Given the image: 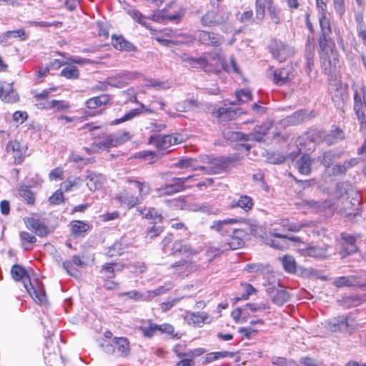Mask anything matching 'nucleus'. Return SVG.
Segmentation results:
<instances>
[{"label":"nucleus","mask_w":366,"mask_h":366,"mask_svg":"<svg viewBox=\"0 0 366 366\" xmlns=\"http://www.w3.org/2000/svg\"><path fill=\"white\" fill-rule=\"evenodd\" d=\"M130 139L128 133L124 132L116 134H110L104 139L93 144L92 147L94 152H99L100 150L108 149L121 145Z\"/></svg>","instance_id":"nucleus-5"},{"label":"nucleus","mask_w":366,"mask_h":366,"mask_svg":"<svg viewBox=\"0 0 366 366\" xmlns=\"http://www.w3.org/2000/svg\"><path fill=\"white\" fill-rule=\"evenodd\" d=\"M298 252L303 257L324 259L327 256L328 246H305L298 248Z\"/></svg>","instance_id":"nucleus-12"},{"label":"nucleus","mask_w":366,"mask_h":366,"mask_svg":"<svg viewBox=\"0 0 366 366\" xmlns=\"http://www.w3.org/2000/svg\"><path fill=\"white\" fill-rule=\"evenodd\" d=\"M267 11L272 21L274 24H279L281 20L280 11L277 7L274 5L272 0H269V4L268 6Z\"/></svg>","instance_id":"nucleus-47"},{"label":"nucleus","mask_w":366,"mask_h":366,"mask_svg":"<svg viewBox=\"0 0 366 366\" xmlns=\"http://www.w3.org/2000/svg\"><path fill=\"white\" fill-rule=\"evenodd\" d=\"M351 320H349L347 317H338L330 320L327 327L329 330L336 332L346 331L350 326Z\"/></svg>","instance_id":"nucleus-19"},{"label":"nucleus","mask_w":366,"mask_h":366,"mask_svg":"<svg viewBox=\"0 0 366 366\" xmlns=\"http://www.w3.org/2000/svg\"><path fill=\"white\" fill-rule=\"evenodd\" d=\"M19 195L23 197L29 204L34 202V197L33 192L30 190L29 187L22 185L19 189Z\"/></svg>","instance_id":"nucleus-49"},{"label":"nucleus","mask_w":366,"mask_h":366,"mask_svg":"<svg viewBox=\"0 0 366 366\" xmlns=\"http://www.w3.org/2000/svg\"><path fill=\"white\" fill-rule=\"evenodd\" d=\"M177 142V138L172 135H152L149 138V143L160 150L167 149Z\"/></svg>","instance_id":"nucleus-13"},{"label":"nucleus","mask_w":366,"mask_h":366,"mask_svg":"<svg viewBox=\"0 0 366 366\" xmlns=\"http://www.w3.org/2000/svg\"><path fill=\"white\" fill-rule=\"evenodd\" d=\"M320 46L322 50L320 54L322 68L325 74L330 76L329 91L334 102L339 103L340 102H344L346 97V88L340 81L334 80V75L340 67L338 53L333 49L332 43L328 42L325 37L320 41Z\"/></svg>","instance_id":"nucleus-1"},{"label":"nucleus","mask_w":366,"mask_h":366,"mask_svg":"<svg viewBox=\"0 0 366 366\" xmlns=\"http://www.w3.org/2000/svg\"><path fill=\"white\" fill-rule=\"evenodd\" d=\"M333 7L335 12L342 16L345 13V0H332Z\"/></svg>","instance_id":"nucleus-58"},{"label":"nucleus","mask_w":366,"mask_h":366,"mask_svg":"<svg viewBox=\"0 0 366 366\" xmlns=\"http://www.w3.org/2000/svg\"><path fill=\"white\" fill-rule=\"evenodd\" d=\"M49 179L51 180L63 179L64 171L61 168L56 167L51 171L49 173Z\"/></svg>","instance_id":"nucleus-63"},{"label":"nucleus","mask_w":366,"mask_h":366,"mask_svg":"<svg viewBox=\"0 0 366 366\" xmlns=\"http://www.w3.org/2000/svg\"><path fill=\"white\" fill-rule=\"evenodd\" d=\"M269 0H256V18L262 21L264 17V9H268Z\"/></svg>","instance_id":"nucleus-43"},{"label":"nucleus","mask_w":366,"mask_h":366,"mask_svg":"<svg viewBox=\"0 0 366 366\" xmlns=\"http://www.w3.org/2000/svg\"><path fill=\"white\" fill-rule=\"evenodd\" d=\"M79 70L76 66L69 65L66 66L61 71V75L66 79H77L79 77Z\"/></svg>","instance_id":"nucleus-44"},{"label":"nucleus","mask_w":366,"mask_h":366,"mask_svg":"<svg viewBox=\"0 0 366 366\" xmlns=\"http://www.w3.org/2000/svg\"><path fill=\"white\" fill-rule=\"evenodd\" d=\"M81 184L82 180L80 177H69L61 183V187L65 192H69L74 189L79 188Z\"/></svg>","instance_id":"nucleus-34"},{"label":"nucleus","mask_w":366,"mask_h":366,"mask_svg":"<svg viewBox=\"0 0 366 366\" xmlns=\"http://www.w3.org/2000/svg\"><path fill=\"white\" fill-rule=\"evenodd\" d=\"M354 109L360 124V130L363 133H366V117L362 109L360 95L357 92L354 95Z\"/></svg>","instance_id":"nucleus-20"},{"label":"nucleus","mask_w":366,"mask_h":366,"mask_svg":"<svg viewBox=\"0 0 366 366\" xmlns=\"http://www.w3.org/2000/svg\"><path fill=\"white\" fill-rule=\"evenodd\" d=\"M139 74L137 72H122L118 74V77L122 80L124 85L129 81L138 78Z\"/></svg>","instance_id":"nucleus-59"},{"label":"nucleus","mask_w":366,"mask_h":366,"mask_svg":"<svg viewBox=\"0 0 366 366\" xmlns=\"http://www.w3.org/2000/svg\"><path fill=\"white\" fill-rule=\"evenodd\" d=\"M189 209L193 212H200L203 213L207 214H217L218 212V209L212 207L208 204H192L189 206Z\"/></svg>","instance_id":"nucleus-38"},{"label":"nucleus","mask_w":366,"mask_h":366,"mask_svg":"<svg viewBox=\"0 0 366 366\" xmlns=\"http://www.w3.org/2000/svg\"><path fill=\"white\" fill-rule=\"evenodd\" d=\"M128 185L117 194L115 199L129 209L143 202L149 194L150 186L145 182L128 179Z\"/></svg>","instance_id":"nucleus-2"},{"label":"nucleus","mask_w":366,"mask_h":366,"mask_svg":"<svg viewBox=\"0 0 366 366\" xmlns=\"http://www.w3.org/2000/svg\"><path fill=\"white\" fill-rule=\"evenodd\" d=\"M342 239L343 241V245H347V247L342 251V257H345L350 253L355 252L357 250V247L355 245L356 238L350 235L349 234L342 233L341 234Z\"/></svg>","instance_id":"nucleus-26"},{"label":"nucleus","mask_w":366,"mask_h":366,"mask_svg":"<svg viewBox=\"0 0 366 366\" xmlns=\"http://www.w3.org/2000/svg\"><path fill=\"white\" fill-rule=\"evenodd\" d=\"M109 100V95L102 94L100 96L88 99L86 102V105L89 109H96L99 107L107 104Z\"/></svg>","instance_id":"nucleus-32"},{"label":"nucleus","mask_w":366,"mask_h":366,"mask_svg":"<svg viewBox=\"0 0 366 366\" xmlns=\"http://www.w3.org/2000/svg\"><path fill=\"white\" fill-rule=\"evenodd\" d=\"M114 343L117 346V351L122 354H127L129 350V341L124 337H119L114 339Z\"/></svg>","instance_id":"nucleus-48"},{"label":"nucleus","mask_w":366,"mask_h":366,"mask_svg":"<svg viewBox=\"0 0 366 366\" xmlns=\"http://www.w3.org/2000/svg\"><path fill=\"white\" fill-rule=\"evenodd\" d=\"M238 332L247 339L250 338L252 335L256 334L258 330L253 328L252 327H239Z\"/></svg>","instance_id":"nucleus-64"},{"label":"nucleus","mask_w":366,"mask_h":366,"mask_svg":"<svg viewBox=\"0 0 366 366\" xmlns=\"http://www.w3.org/2000/svg\"><path fill=\"white\" fill-rule=\"evenodd\" d=\"M172 251L174 254H184L186 256L193 255L198 253V251L192 248L189 244L183 241L178 240L173 243Z\"/></svg>","instance_id":"nucleus-21"},{"label":"nucleus","mask_w":366,"mask_h":366,"mask_svg":"<svg viewBox=\"0 0 366 366\" xmlns=\"http://www.w3.org/2000/svg\"><path fill=\"white\" fill-rule=\"evenodd\" d=\"M85 182L86 187L91 191H96L102 187L105 182V177L102 174L88 171L85 177Z\"/></svg>","instance_id":"nucleus-18"},{"label":"nucleus","mask_w":366,"mask_h":366,"mask_svg":"<svg viewBox=\"0 0 366 366\" xmlns=\"http://www.w3.org/2000/svg\"><path fill=\"white\" fill-rule=\"evenodd\" d=\"M319 21L324 34L331 32L330 22L326 14H319Z\"/></svg>","instance_id":"nucleus-52"},{"label":"nucleus","mask_w":366,"mask_h":366,"mask_svg":"<svg viewBox=\"0 0 366 366\" xmlns=\"http://www.w3.org/2000/svg\"><path fill=\"white\" fill-rule=\"evenodd\" d=\"M213 114L221 121H230L234 118L236 112L230 108L220 107L214 111Z\"/></svg>","instance_id":"nucleus-31"},{"label":"nucleus","mask_w":366,"mask_h":366,"mask_svg":"<svg viewBox=\"0 0 366 366\" xmlns=\"http://www.w3.org/2000/svg\"><path fill=\"white\" fill-rule=\"evenodd\" d=\"M26 226L29 229L34 230L39 237H44L48 234L46 227L39 220L34 218H28L26 221Z\"/></svg>","instance_id":"nucleus-22"},{"label":"nucleus","mask_w":366,"mask_h":366,"mask_svg":"<svg viewBox=\"0 0 366 366\" xmlns=\"http://www.w3.org/2000/svg\"><path fill=\"white\" fill-rule=\"evenodd\" d=\"M281 261L285 271L290 273L295 272L296 262L292 256L286 254L282 258Z\"/></svg>","instance_id":"nucleus-41"},{"label":"nucleus","mask_w":366,"mask_h":366,"mask_svg":"<svg viewBox=\"0 0 366 366\" xmlns=\"http://www.w3.org/2000/svg\"><path fill=\"white\" fill-rule=\"evenodd\" d=\"M127 12L132 19H134L135 21H137L138 23H139L144 27L149 29V26H147V23L142 20V15L139 11L134 9H129Z\"/></svg>","instance_id":"nucleus-60"},{"label":"nucleus","mask_w":366,"mask_h":366,"mask_svg":"<svg viewBox=\"0 0 366 366\" xmlns=\"http://www.w3.org/2000/svg\"><path fill=\"white\" fill-rule=\"evenodd\" d=\"M237 102H231L232 105L239 104L241 102H247L252 99V94L249 90H242L237 92Z\"/></svg>","instance_id":"nucleus-53"},{"label":"nucleus","mask_w":366,"mask_h":366,"mask_svg":"<svg viewBox=\"0 0 366 366\" xmlns=\"http://www.w3.org/2000/svg\"><path fill=\"white\" fill-rule=\"evenodd\" d=\"M311 164L310 157L308 155H304L296 162L295 167L300 173L307 175L311 172Z\"/></svg>","instance_id":"nucleus-28"},{"label":"nucleus","mask_w":366,"mask_h":366,"mask_svg":"<svg viewBox=\"0 0 366 366\" xmlns=\"http://www.w3.org/2000/svg\"><path fill=\"white\" fill-rule=\"evenodd\" d=\"M213 318L208 313L202 312H193L188 315L187 322L189 325L194 327H201L204 324H209L212 322Z\"/></svg>","instance_id":"nucleus-15"},{"label":"nucleus","mask_w":366,"mask_h":366,"mask_svg":"<svg viewBox=\"0 0 366 366\" xmlns=\"http://www.w3.org/2000/svg\"><path fill=\"white\" fill-rule=\"evenodd\" d=\"M267 307L266 305L261 304H254V303H248L244 306V310L249 309L252 312H257V311H263L266 310Z\"/></svg>","instance_id":"nucleus-62"},{"label":"nucleus","mask_w":366,"mask_h":366,"mask_svg":"<svg viewBox=\"0 0 366 366\" xmlns=\"http://www.w3.org/2000/svg\"><path fill=\"white\" fill-rule=\"evenodd\" d=\"M71 233L75 237L83 235L89 229V225L85 222L74 220L70 223Z\"/></svg>","instance_id":"nucleus-29"},{"label":"nucleus","mask_w":366,"mask_h":366,"mask_svg":"<svg viewBox=\"0 0 366 366\" xmlns=\"http://www.w3.org/2000/svg\"><path fill=\"white\" fill-rule=\"evenodd\" d=\"M267 292L270 296L273 303L278 306L284 305L290 298V295L286 290L273 286H269L267 288Z\"/></svg>","instance_id":"nucleus-14"},{"label":"nucleus","mask_w":366,"mask_h":366,"mask_svg":"<svg viewBox=\"0 0 366 366\" xmlns=\"http://www.w3.org/2000/svg\"><path fill=\"white\" fill-rule=\"evenodd\" d=\"M0 98L5 102L14 103L19 100L17 93L10 84H6L0 89Z\"/></svg>","instance_id":"nucleus-23"},{"label":"nucleus","mask_w":366,"mask_h":366,"mask_svg":"<svg viewBox=\"0 0 366 366\" xmlns=\"http://www.w3.org/2000/svg\"><path fill=\"white\" fill-rule=\"evenodd\" d=\"M139 214L147 219H161V215L154 208H144V209H138Z\"/></svg>","instance_id":"nucleus-54"},{"label":"nucleus","mask_w":366,"mask_h":366,"mask_svg":"<svg viewBox=\"0 0 366 366\" xmlns=\"http://www.w3.org/2000/svg\"><path fill=\"white\" fill-rule=\"evenodd\" d=\"M274 230L271 233L270 237H267L265 243L274 248L278 249H285L289 247L288 239L286 235L280 234Z\"/></svg>","instance_id":"nucleus-16"},{"label":"nucleus","mask_w":366,"mask_h":366,"mask_svg":"<svg viewBox=\"0 0 366 366\" xmlns=\"http://www.w3.org/2000/svg\"><path fill=\"white\" fill-rule=\"evenodd\" d=\"M179 36L187 39V43H192L194 39H197L201 43L213 46H218L224 41V38L221 35L205 31H198L194 38L183 34Z\"/></svg>","instance_id":"nucleus-6"},{"label":"nucleus","mask_w":366,"mask_h":366,"mask_svg":"<svg viewBox=\"0 0 366 366\" xmlns=\"http://www.w3.org/2000/svg\"><path fill=\"white\" fill-rule=\"evenodd\" d=\"M253 206V202L251 197L248 196H242L238 201L232 202L231 207H239L243 209L244 211H248L252 209Z\"/></svg>","instance_id":"nucleus-40"},{"label":"nucleus","mask_w":366,"mask_h":366,"mask_svg":"<svg viewBox=\"0 0 366 366\" xmlns=\"http://www.w3.org/2000/svg\"><path fill=\"white\" fill-rule=\"evenodd\" d=\"M69 107L70 105L65 101L51 99V105L50 109L54 110V112H59L66 111L69 109Z\"/></svg>","instance_id":"nucleus-50"},{"label":"nucleus","mask_w":366,"mask_h":366,"mask_svg":"<svg viewBox=\"0 0 366 366\" xmlns=\"http://www.w3.org/2000/svg\"><path fill=\"white\" fill-rule=\"evenodd\" d=\"M194 159H183L179 160L177 163V167L180 168H187V167H193V170L202 169L205 170L207 174H214L216 173V169L213 167H203V166H197L195 167L193 165Z\"/></svg>","instance_id":"nucleus-27"},{"label":"nucleus","mask_w":366,"mask_h":366,"mask_svg":"<svg viewBox=\"0 0 366 366\" xmlns=\"http://www.w3.org/2000/svg\"><path fill=\"white\" fill-rule=\"evenodd\" d=\"M345 168L343 164H335L331 169H325L323 174L325 181H332L334 176L345 174Z\"/></svg>","instance_id":"nucleus-30"},{"label":"nucleus","mask_w":366,"mask_h":366,"mask_svg":"<svg viewBox=\"0 0 366 366\" xmlns=\"http://www.w3.org/2000/svg\"><path fill=\"white\" fill-rule=\"evenodd\" d=\"M21 245L23 248L26 250H29L31 249V244H34L36 239L34 235L27 232H21L19 234Z\"/></svg>","instance_id":"nucleus-39"},{"label":"nucleus","mask_w":366,"mask_h":366,"mask_svg":"<svg viewBox=\"0 0 366 366\" xmlns=\"http://www.w3.org/2000/svg\"><path fill=\"white\" fill-rule=\"evenodd\" d=\"M157 328V325L151 323L147 327H142L141 330L145 337H152L158 331Z\"/></svg>","instance_id":"nucleus-61"},{"label":"nucleus","mask_w":366,"mask_h":366,"mask_svg":"<svg viewBox=\"0 0 366 366\" xmlns=\"http://www.w3.org/2000/svg\"><path fill=\"white\" fill-rule=\"evenodd\" d=\"M358 284V279L356 276H342L335 280V285L337 287H353Z\"/></svg>","instance_id":"nucleus-35"},{"label":"nucleus","mask_w":366,"mask_h":366,"mask_svg":"<svg viewBox=\"0 0 366 366\" xmlns=\"http://www.w3.org/2000/svg\"><path fill=\"white\" fill-rule=\"evenodd\" d=\"M50 92L44 91L34 96L36 106L40 109H50L51 100L49 99Z\"/></svg>","instance_id":"nucleus-25"},{"label":"nucleus","mask_w":366,"mask_h":366,"mask_svg":"<svg viewBox=\"0 0 366 366\" xmlns=\"http://www.w3.org/2000/svg\"><path fill=\"white\" fill-rule=\"evenodd\" d=\"M192 178L193 176H188L183 178H174L172 179L171 183L157 188L156 192L159 196L171 195L174 193L179 192L188 187L185 184Z\"/></svg>","instance_id":"nucleus-7"},{"label":"nucleus","mask_w":366,"mask_h":366,"mask_svg":"<svg viewBox=\"0 0 366 366\" xmlns=\"http://www.w3.org/2000/svg\"><path fill=\"white\" fill-rule=\"evenodd\" d=\"M344 204H345L344 208H340L339 212L341 214H344L345 217H348L349 219H353L357 214V212H352L350 211V209H351V207L352 205L351 201L347 199L344 202Z\"/></svg>","instance_id":"nucleus-56"},{"label":"nucleus","mask_w":366,"mask_h":366,"mask_svg":"<svg viewBox=\"0 0 366 366\" xmlns=\"http://www.w3.org/2000/svg\"><path fill=\"white\" fill-rule=\"evenodd\" d=\"M270 126L267 124H262L260 127H255L254 131L249 134H244L242 133H235L234 138L244 141H257L261 142L264 137L269 129Z\"/></svg>","instance_id":"nucleus-11"},{"label":"nucleus","mask_w":366,"mask_h":366,"mask_svg":"<svg viewBox=\"0 0 366 366\" xmlns=\"http://www.w3.org/2000/svg\"><path fill=\"white\" fill-rule=\"evenodd\" d=\"M11 274L16 281L23 280L25 289L36 303L42 305L46 302V294L43 289L41 287L34 289L31 286V284L28 285L26 282L25 280H29V277L21 266L18 264L14 265L11 268Z\"/></svg>","instance_id":"nucleus-3"},{"label":"nucleus","mask_w":366,"mask_h":366,"mask_svg":"<svg viewBox=\"0 0 366 366\" xmlns=\"http://www.w3.org/2000/svg\"><path fill=\"white\" fill-rule=\"evenodd\" d=\"M113 46L119 51H135L136 47L129 41L125 40L122 36L112 37Z\"/></svg>","instance_id":"nucleus-24"},{"label":"nucleus","mask_w":366,"mask_h":366,"mask_svg":"<svg viewBox=\"0 0 366 366\" xmlns=\"http://www.w3.org/2000/svg\"><path fill=\"white\" fill-rule=\"evenodd\" d=\"M173 267L176 269V272L182 275H187L194 268L191 262L186 261H181L176 263Z\"/></svg>","instance_id":"nucleus-42"},{"label":"nucleus","mask_w":366,"mask_h":366,"mask_svg":"<svg viewBox=\"0 0 366 366\" xmlns=\"http://www.w3.org/2000/svg\"><path fill=\"white\" fill-rule=\"evenodd\" d=\"M335 159V154L332 152H325L317 157L319 161L325 169H329Z\"/></svg>","instance_id":"nucleus-46"},{"label":"nucleus","mask_w":366,"mask_h":366,"mask_svg":"<svg viewBox=\"0 0 366 366\" xmlns=\"http://www.w3.org/2000/svg\"><path fill=\"white\" fill-rule=\"evenodd\" d=\"M302 204L304 206H305L307 208L312 209L313 212H319L324 209L330 207V203L325 202H315L314 200H304L302 202Z\"/></svg>","instance_id":"nucleus-37"},{"label":"nucleus","mask_w":366,"mask_h":366,"mask_svg":"<svg viewBox=\"0 0 366 366\" xmlns=\"http://www.w3.org/2000/svg\"><path fill=\"white\" fill-rule=\"evenodd\" d=\"M239 222V219L232 218V219H226L224 220H219V221H214L213 222L211 228L213 229H215L218 232H227L228 231V226L230 224H236Z\"/></svg>","instance_id":"nucleus-36"},{"label":"nucleus","mask_w":366,"mask_h":366,"mask_svg":"<svg viewBox=\"0 0 366 366\" xmlns=\"http://www.w3.org/2000/svg\"><path fill=\"white\" fill-rule=\"evenodd\" d=\"M140 109H134L127 112L123 117L117 119L112 122V124H117L128 121L141 113Z\"/></svg>","instance_id":"nucleus-55"},{"label":"nucleus","mask_w":366,"mask_h":366,"mask_svg":"<svg viewBox=\"0 0 366 366\" xmlns=\"http://www.w3.org/2000/svg\"><path fill=\"white\" fill-rule=\"evenodd\" d=\"M217 60L219 64L218 66H217V67H215L213 69L207 68L209 66V64L207 62V60L204 57H199L197 59L194 58V61L192 63L191 66L192 67L199 66L200 68L205 69L206 71L213 72H219L220 71L221 69H224L227 72H239V69L237 68L234 59L233 57L230 58V66L226 65L224 58H222L220 56H217Z\"/></svg>","instance_id":"nucleus-4"},{"label":"nucleus","mask_w":366,"mask_h":366,"mask_svg":"<svg viewBox=\"0 0 366 366\" xmlns=\"http://www.w3.org/2000/svg\"><path fill=\"white\" fill-rule=\"evenodd\" d=\"M270 49L274 57L278 59L279 61H285L287 57L294 53L293 47L277 40H274L271 42Z\"/></svg>","instance_id":"nucleus-10"},{"label":"nucleus","mask_w":366,"mask_h":366,"mask_svg":"<svg viewBox=\"0 0 366 366\" xmlns=\"http://www.w3.org/2000/svg\"><path fill=\"white\" fill-rule=\"evenodd\" d=\"M123 268V264L106 263L102 266L101 272L107 278H113L115 277V269L117 271H122Z\"/></svg>","instance_id":"nucleus-33"},{"label":"nucleus","mask_w":366,"mask_h":366,"mask_svg":"<svg viewBox=\"0 0 366 366\" xmlns=\"http://www.w3.org/2000/svg\"><path fill=\"white\" fill-rule=\"evenodd\" d=\"M293 67L291 65H287L285 67L274 71L273 73V81L279 86L285 84L293 76Z\"/></svg>","instance_id":"nucleus-17"},{"label":"nucleus","mask_w":366,"mask_h":366,"mask_svg":"<svg viewBox=\"0 0 366 366\" xmlns=\"http://www.w3.org/2000/svg\"><path fill=\"white\" fill-rule=\"evenodd\" d=\"M245 228L233 229L232 235L227 239V242L218 249L224 252L229 249H237L244 245V237L247 234Z\"/></svg>","instance_id":"nucleus-8"},{"label":"nucleus","mask_w":366,"mask_h":366,"mask_svg":"<svg viewBox=\"0 0 366 366\" xmlns=\"http://www.w3.org/2000/svg\"><path fill=\"white\" fill-rule=\"evenodd\" d=\"M26 150V146L16 140H11L6 147V154L13 157L16 164L23 162Z\"/></svg>","instance_id":"nucleus-9"},{"label":"nucleus","mask_w":366,"mask_h":366,"mask_svg":"<svg viewBox=\"0 0 366 366\" xmlns=\"http://www.w3.org/2000/svg\"><path fill=\"white\" fill-rule=\"evenodd\" d=\"M64 194L61 189L56 190L49 198V202L51 204H59L64 202Z\"/></svg>","instance_id":"nucleus-57"},{"label":"nucleus","mask_w":366,"mask_h":366,"mask_svg":"<svg viewBox=\"0 0 366 366\" xmlns=\"http://www.w3.org/2000/svg\"><path fill=\"white\" fill-rule=\"evenodd\" d=\"M215 22V11H208L201 18V24L204 26H216Z\"/></svg>","instance_id":"nucleus-45"},{"label":"nucleus","mask_w":366,"mask_h":366,"mask_svg":"<svg viewBox=\"0 0 366 366\" xmlns=\"http://www.w3.org/2000/svg\"><path fill=\"white\" fill-rule=\"evenodd\" d=\"M229 13L222 9L215 11L216 26L227 23V20L229 19Z\"/></svg>","instance_id":"nucleus-51"}]
</instances>
